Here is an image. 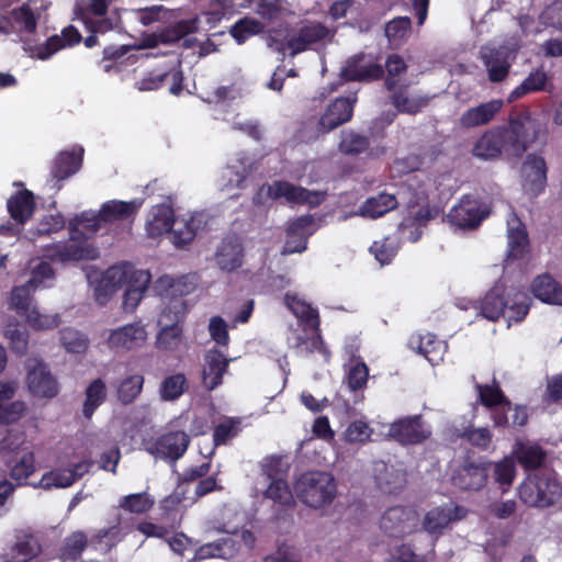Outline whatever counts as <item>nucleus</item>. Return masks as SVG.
Here are the masks:
<instances>
[{
    "label": "nucleus",
    "instance_id": "obj_1",
    "mask_svg": "<svg viewBox=\"0 0 562 562\" xmlns=\"http://www.w3.org/2000/svg\"><path fill=\"white\" fill-rule=\"evenodd\" d=\"M149 282L150 273L147 270L135 269L130 263L115 265L102 274L95 285L94 297L100 305H105L121 286L126 285L123 308L132 312L142 301Z\"/></svg>",
    "mask_w": 562,
    "mask_h": 562
},
{
    "label": "nucleus",
    "instance_id": "obj_2",
    "mask_svg": "<svg viewBox=\"0 0 562 562\" xmlns=\"http://www.w3.org/2000/svg\"><path fill=\"white\" fill-rule=\"evenodd\" d=\"M104 225L100 211L98 213L93 211L83 212L70 222L71 241L49 246L45 256L59 262L95 259L99 256L97 248L86 241H76L75 238L78 236L88 238Z\"/></svg>",
    "mask_w": 562,
    "mask_h": 562
},
{
    "label": "nucleus",
    "instance_id": "obj_3",
    "mask_svg": "<svg viewBox=\"0 0 562 562\" xmlns=\"http://www.w3.org/2000/svg\"><path fill=\"white\" fill-rule=\"evenodd\" d=\"M334 30L328 29L319 22H306L300 27L288 32L282 29L269 31L265 36V42L273 52L283 56L286 52L294 57L317 43H328L334 37Z\"/></svg>",
    "mask_w": 562,
    "mask_h": 562
},
{
    "label": "nucleus",
    "instance_id": "obj_4",
    "mask_svg": "<svg viewBox=\"0 0 562 562\" xmlns=\"http://www.w3.org/2000/svg\"><path fill=\"white\" fill-rule=\"evenodd\" d=\"M294 491L297 498L308 507L322 508L335 498L336 483L328 472L310 471L297 479Z\"/></svg>",
    "mask_w": 562,
    "mask_h": 562
},
{
    "label": "nucleus",
    "instance_id": "obj_5",
    "mask_svg": "<svg viewBox=\"0 0 562 562\" xmlns=\"http://www.w3.org/2000/svg\"><path fill=\"white\" fill-rule=\"evenodd\" d=\"M560 493L557 480L547 471L530 474L519 486V497L522 503L532 507H549Z\"/></svg>",
    "mask_w": 562,
    "mask_h": 562
},
{
    "label": "nucleus",
    "instance_id": "obj_6",
    "mask_svg": "<svg viewBox=\"0 0 562 562\" xmlns=\"http://www.w3.org/2000/svg\"><path fill=\"white\" fill-rule=\"evenodd\" d=\"M54 272L49 263L42 261L32 271L31 278L23 285L14 286L8 301L9 308L24 316L33 308V293L38 288H45L53 279Z\"/></svg>",
    "mask_w": 562,
    "mask_h": 562
},
{
    "label": "nucleus",
    "instance_id": "obj_7",
    "mask_svg": "<svg viewBox=\"0 0 562 562\" xmlns=\"http://www.w3.org/2000/svg\"><path fill=\"white\" fill-rule=\"evenodd\" d=\"M285 199L293 203H308L316 205L322 196L317 192H311L302 187H296L288 181H274L262 184L254 195L256 204H265L268 200Z\"/></svg>",
    "mask_w": 562,
    "mask_h": 562
},
{
    "label": "nucleus",
    "instance_id": "obj_8",
    "mask_svg": "<svg viewBox=\"0 0 562 562\" xmlns=\"http://www.w3.org/2000/svg\"><path fill=\"white\" fill-rule=\"evenodd\" d=\"M542 123L530 114H522L505 128L508 138V154L520 156L539 137Z\"/></svg>",
    "mask_w": 562,
    "mask_h": 562
},
{
    "label": "nucleus",
    "instance_id": "obj_9",
    "mask_svg": "<svg viewBox=\"0 0 562 562\" xmlns=\"http://www.w3.org/2000/svg\"><path fill=\"white\" fill-rule=\"evenodd\" d=\"M148 338L145 325L140 322L130 323L109 329L105 346L114 352H127L142 348Z\"/></svg>",
    "mask_w": 562,
    "mask_h": 562
},
{
    "label": "nucleus",
    "instance_id": "obj_10",
    "mask_svg": "<svg viewBox=\"0 0 562 562\" xmlns=\"http://www.w3.org/2000/svg\"><path fill=\"white\" fill-rule=\"evenodd\" d=\"M26 385L34 396L53 398L57 395L59 387L47 366L37 358L26 360Z\"/></svg>",
    "mask_w": 562,
    "mask_h": 562
},
{
    "label": "nucleus",
    "instance_id": "obj_11",
    "mask_svg": "<svg viewBox=\"0 0 562 562\" xmlns=\"http://www.w3.org/2000/svg\"><path fill=\"white\" fill-rule=\"evenodd\" d=\"M407 206L408 215L401 223L400 231L403 236L409 231L407 238L415 243L422 235V226L437 216L438 210L429 206L428 198L424 193L418 194L416 200H409Z\"/></svg>",
    "mask_w": 562,
    "mask_h": 562
},
{
    "label": "nucleus",
    "instance_id": "obj_12",
    "mask_svg": "<svg viewBox=\"0 0 562 562\" xmlns=\"http://www.w3.org/2000/svg\"><path fill=\"white\" fill-rule=\"evenodd\" d=\"M207 215L200 211H187L172 220V243L179 247L191 243L207 225Z\"/></svg>",
    "mask_w": 562,
    "mask_h": 562
},
{
    "label": "nucleus",
    "instance_id": "obj_13",
    "mask_svg": "<svg viewBox=\"0 0 562 562\" xmlns=\"http://www.w3.org/2000/svg\"><path fill=\"white\" fill-rule=\"evenodd\" d=\"M518 47L519 45L517 42L508 47H482L481 59L486 68L488 79L491 81H502L508 75L510 68V59L513 58Z\"/></svg>",
    "mask_w": 562,
    "mask_h": 562
},
{
    "label": "nucleus",
    "instance_id": "obj_14",
    "mask_svg": "<svg viewBox=\"0 0 562 562\" xmlns=\"http://www.w3.org/2000/svg\"><path fill=\"white\" fill-rule=\"evenodd\" d=\"M190 439L184 431H170L160 436L154 442H145V450L151 456L165 460L176 461L188 449Z\"/></svg>",
    "mask_w": 562,
    "mask_h": 562
},
{
    "label": "nucleus",
    "instance_id": "obj_15",
    "mask_svg": "<svg viewBox=\"0 0 562 562\" xmlns=\"http://www.w3.org/2000/svg\"><path fill=\"white\" fill-rule=\"evenodd\" d=\"M524 190L531 194H540L547 183V165L543 157L530 154L521 166Z\"/></svg>",
    "mask_w": 562,
    "mask_h": 562
},
{
    "label": "nucleus",
    "instance_id": "obj_16",
    "mask_svg": "<svg viewBox=\"0 0 562 562\" xmlns=\"http://www.w3.org/2000/svg\"><path fill=\"white\" fill-rule=\"evenodd\" d=\"M195 29L193 21H179L176 24L165 27L159 33L145 34L134 47L137 49H147L157 47L159 44L169 45L178 42L183 36L192 33Z\"/></svg>",
    "mask_w": 562,
    "mask_h": 562
},
{
    "label": "nucleus",
    "instance_id": "obj_17",
    "mask_svg": "<svg viewBox=\"0 0 562 562\" xmlns=\"http://www.w3.org/2000/svg\"><path fill=\"white\" fill-rule=\"evenodd\" d=\"M381 528L391 536L402 537L411 533L417 526L416 513L411 508H389L381 518Z\"/></svg>",
    "mask_w": 562,
    "mask_h": 562
},
{
    "label": "nucleus",
    "instance_id": "obj_18",
    "mask_svg": "<svg viewBox=\"0 0 562 562\" xmlns=\"http://www.w3.org/2000/svg\"><path fill=\"white\" fill-rule=\"evenodd\" d=\"M355 101L356 99L337 98L328 104L318 120L317 131L325 134L348 122L352 116Z\"/></svg>",
    "mask_w": 562,
    "mask_h": 562
},
{
    "label": "nucleus",
    "instance_id": "obj_19",
    "mask_svg": "<svg viewBox=\"0 0 562 562\" xmlns=\"http://www.w3.org/2000/svg\"><path fill=\"white\" fill-rule=\"evenodd\" d=\"M81 40L80 33L74 26H67L63 30L61 35L50 36L45 45L31 46L27 43L24 44V49L30 54L31 57L38 59H48L52 55L61 48L71 46L79 43Z\"/></svg>",
    "mask_w": 562,
    "mask_h": 562
},
{
    "label": "nucleus",
    "instance_id": "obj_20",
    "mask_svg": "<svg viewBox=\"0 0 562 562\" xmlns=\"http://www.w3.org/2000/svg\"><path fill=\"white\" fill-rule=\"evenodd\" d=\"M389 435L401 443H419L430 435V430L425 427L419 416H414L392 423Z\"/></svg>",
    "mask_w": 562,
    "mask_h": 562
},
{
    "label": "nucleus",
    "instance_id": "obj_21",
    "mask_svg": "<svg viewBox=\"0 0 562 562\" xmlns=\"http://www.w3.org/2000/svg\"><path fill=\"white\" fill-rule=\"evenodd\" d=\"M457 305L461 310L472 307L477 312V315L488 321H496L499 316H504L507 302L503 299L501 288L496 286L492 289L480 303L462 299L458 301Z\"/></svg>",
    "mask_w": 562,
    "mask_h": 562
},
{
    "label": "nucleus",
    "instance_id": "obj_22",
    "mask_svg": "<svg viewBox=\"0 0 562 562\" xmlns=\"http://www.w3.org/2000/svg\"><path fill=\"white\" fill-rule=\"evenodd\" d=\"M288 344L300 356H307L318 351L324 356L325 361L329 359V352L324 347L319 335V327H303L302 330H293L291 336L288 337Z\"/></svg>",
    "mask_w": 562,
    "mask_h": 562
},
{
    "label": "nucleus",
    "instance_id": "obj_23",
    "mask_svg": "<svg viewBox=\"0 0 562 562\" xmlns=\"http://www.w3.org/2000/svg\"><path fill=\"white\" fill-rule=\"evenodd\" d=\"M183 76L180 70V61L176 60L175 65L168 71H153L142 80L137 81V89L140 91H151L160 88L162 85H169V91L172 94H179L182 91Z\"/></svg>",
    "mask_w": 562,
    "mask_h": 562
},
{
    "label": "nucleus",
    "instance_id": "obj_24",
    "mask_svg": "<svg viewBox=\"0 0 562 562\" xmlns=\"http://www.w3.org/2000/svg\"><path fill=\"white\" fill-rule=\"evenodd\" d=\"M485 216L479 201L465 196L450 210L448 221L458 227L474 228Z\"/></svg>",
    "mask_w": 562,
    "mask_h": 562
},
{
    "label": "nucleus",
    "instance_id": "obj_25",
    "mask_svg": "<svg viewBox=\"0 0 562 562\" xmlns=\"http://www.w3.org/2000/svg\"><path fill=\"white\" fill-rule=\"evenodd\" d=\"M463 516V509L453 504H447L427 512L422 526L426 532L439 536L452 521L459 520Z\"/></svg>",
    "mask_w": 562,
    "mask_h": 562
},
{
    "label": "nucleus",
    "instance_id": "obj_26",
    "mask_svg": "<svg viewBox=\"0 0 562 562\" xmlns=\"http://www.w3.org/2000/svg\"><path fill=\"white\" fill-rule=\"evenodd\" d=\"M382 74V67L364 54L350 58L341 69V76L346 80H372L380 78Z\"/></svg>",
    "mask_w": 562,
    "mask_h": 562
},
{
    "label": "nucleus",
    "instance_id": "obj_27",
    "mask_svg": "<svg viewBox=\"0 0 562 562\" xmlns=\"http://www.w3.org/2000/svg\"><path fill=\"white\" fill-rule=\"evenodd\" d=\"M479 396L481 402L493 408V419L496 426H504L508 424V417L506 415L509 412L510 404L504 396L497 384L493 385H479Z\"/></svg>",
    "mask_w": 562,
    "mask_h": 562
},
{
    "label": "nucleus",
    "instance_id": "obj_28",
    "mask_svg": "<svg viewBox=\"0 0 562 562\" xmlns=\"http://www.w3.org/2000/svg\"><path fill=\"white\" fill-rule=\"evenodd\" d=\"M254 164L247 156H241L231 160V162L222 170L218 181L222 191L229 192L233 189H238L241 183L252 171Z\"/></svg>",
    "mask_w": 562,
    "mask_h": 562
},
{
    "label": "nucleus",
    "instance_id": "obj_29",
    "mask_svg": "<svg viewBox=\"0 0 562 562\" xmlns=\"http://www.w3.org/2000/svg\"><path fill=\"white\" fill-rule=\"evenodd\" d=\"M508 138L505 130H493L484 133L475 143L472 153L480 159L496 158L502 150L508 153Z\"/></svg>",
    "mask_w": 562,
    "mask_h": 562
},
{
    "label": "nucleus",
    "instance_id": "obj_30",
    "mask_svg": "<svg viewBox=\"0 0 562 562\" xmlns=\"http://www.w3.org/2000/svg\"><path fill=\"white\" fill-rule=\"evenodd\" d=\"M503 104L502 100L495 99L472 106L460 116V125L465 128L486 125L501 112Z\"/></svg>",
    "mask_w": 562,
    "mask_h": 562
},
{
    "label": "nucleus",
    "instance_id": "obj_31",
    "mask_svg": "<svg viewBox=\"0 0 562 562\" xmlns=\"http://www.w3.org/2000/svg\"><path fill=\"white\" fill-rule=\"evenodd\" d=\"M229 359L221 351L211 349L205 356V363L202 372L204 386L212 391L222 383V378L226 373Z\"/></svg>",
    "mask_w": 562,
    "mask_h": 562
},
{
    "label": "nucleus",
    "instance_id": "obj_32",
    "mask_svg": "<svg viewBox=\"0 0 562 562\" xmlns=\"http://www.w3.org/2000/svg\"><path fill=\"white\" fill-rule=\"evenodd\" d=\"M311 225L312 218L308 216H302L289 225L283 255L303 252L306 249L307 237L312 234Z\"/></svg>",
    "mask_w": 562,
    "mask_h": 562
},
{
    "label": "nucleus",
    "instance_id": "obj_33",
    "mask_svg": "<svg viewBox=\"0 0 562 562\" xmlns=\"http://www.w3.org/2000/svg\"><path fill=\"white\" fill-rule=\"evenodd\" d=\"M409 346L413 350L424 355L432 366L438 364L442 360L447 350L446 342L429 333L412 336Z\"/></svg>",
    "mask_w": 562,
    "mask_h": 562
},
{
    "label": "nucleus",
    "instance_id": "obj_34",
    "mask_svg": "<svg viewBox=\"0 0 562 562\" xmlns=\"http://www.w3.org/2000/svg\"><path fill=\"white\" fill-rule=\"evenodd\" d=\"M243 246L236 238H226L218 246L215 261L218 268L225 272H232L243 265Z\"/></svg>",
    "mask_w": 562,
    "mask_h": 562
},
{
    "label": "nucleus",
    "instance_id": "obj_35",
    "mask_svg": "<svg viewBox=\"0 0 562 562\" xmlns=\"http://www.w3.org/2000/svg\"><path fill=\"white\" fill-rule=\"evenodd\" d=\"M142 200L120 201L111 200L101 205V220L104 224L125 221L133 217L142 206Z\"/></svg>",
    "mask_w": 562,
    "mask_h": 562
},
{
    "label": "nucleus",
    "instance_id": "obj_36",
    "mask_svg": "<svg viewBox=\"0 0 562 562\" xmlns=\"http://www.w3.org/2000/svg\"><path fill=\"white\" fill-rule=\"evenodd\" d=\"M38 13L31 2L24 3L19 9L11 11L8 22L11 31L18 33L24 41L25 35L34 33L37 24Z\"/></svg>",
    "mask_w": 562,
    "mask_h": 562
},
{
    "label": "nucleus",
    "instance_id": "obj_37",
    "mask_svg": "<svg viewBox=\"0 0 562 562\" xmlns=\"http://www.w3.org/2000/svg\"><path fill=\"white\" fill-rule=\"evenodd\" d=\"M487 477V471L482 465L464 464L452 476L453 484L461 490H479Z\"/></svg>",
    "mask_w": 562,
    "mask_h": 562
},
{
    "label": "nucleus",
    "instance_id": "obj_38",
    "mask_svg": "<svg viewBox=\"0 0 562 562\" xmlns=\"http://www.w3.org/2000/svg\"><path fill=\"white\" fill-rule=\"evenodd\" d=\"M508 256L519 258L528 246V237L522 222L515 213L507 218Z\"/></svg>",
    "mask_w": 562,
    "mask_h": 562
},
{
    "label": "nucleus",
    "instance_id": "obj_39",
    "mask_svg": "<svg viewBox=\"0 0 562 562\" xmlns=\"http://www.w3.org/2000/svg\"><path fill=\"white\" fill-rule=\"evenodd\" d=\"M513 454L527 470L541 467L546 460L544 450L538 443L531 441L516 440Z\"/></svg>",
    "mask_w": 562,
    "mask_h": 562
},
{
    "label": "nucleus",
    "instance_id": "obj_40",
    "mask_svg": "<svg viewBox=\"0 0 562 562\" xmlns=\"http://www.w3.org/2000/svg\"><path fill=\"white\" fill-rule=\"evenodd\" d=\"M82 154V147H74L71 151H61L54 160L53 177L63 180L76 173L81 166Z\"/></svg>",
    "mask_w": 562,
    "mask_h": 562
},
{
    "label": "nucleus",
    "instance_id": "obj_41",
    "mask_svg": "<svg viewBox=\"0 0 562 562\" xmlns=\"http://www.w3.org/2000/svg\"><path fill=\"white\" fill-rule=\"evenodd\" d=\"M42 552L40 540L34 535L24 533L16 538L8 562H27Z\"/></svg>",
    "mask_w": 562,
    "mask_h": 562
},
{
    "label": "nucleus",
    "instance_id": "obj_42",
    "mask_svg": "<svg viewBox=\"0 0 562 562\" xmlns=\"http://www.w3.org/2000/svg\"><path fill=\"white\" fill-rule=\"evenodd\" d=\"M173 217V212L168 205H157L153 207L146 224L148 236L158 237L169 232L172 234Z\"/></svg>",
    "mask_w": 562,
    "mask_h": 562
},
{
    "label": "nucleus",
    "instance_id": "obj_43",
    "mask_svg": "<svg viewBox=\"0 0 562 562\" xmlns=\"http://www.w3.org/2000/svg\"><path fill=\"white\" fill-rule=\"evenodd\" d=\"M284 303L303 324V327H319L318 312L307 302L295 294L286 293L284 296Z\"/></svg>",
    "mask_w": 562,
    "mask_h": 562
},
{
    "label": "nucleus",
    "instance_id": "obj_44",
    "mask_svg": "<svg viewBox=\"0 0 562 562\" xmlns=\"http://www.w3.org/2000/svg\"><path fill=\"white\" fill-rule=\"evenodd\" d=\"M532 291L542 302L562 305V286L548 274L540 276L533 281Z\"/></svg>",
    "mask_w": 562,
    "mask_h": 562
},
{
    "label": "nucleus",
    "instance_id": "obj_45",
    "mask_svg": "<svg viewBox=\"0 0 562 562\" xmlns=\"http://www.w3.org/2000/svg\"><path fill=\"white\" fill-rule=\"evenodd\" d=\"M397 206V199L390 193H381L368 199L359 209L358 215L369 218L383 216Z\"/></svg>",
    "mask_w": 562,
    "mask_h": 562
},
{
    "label": "nucleus",
    "instance_id": "obj_46",
    "mask_svg": "<svg viewBox=\"0 0 562 562\" xmlns=\"http://www.w3.org/2000/svg\"><path fill=\"white\" fill-rule=\"evenodd\" d=\"M8 211L16 223L24 224L34 212L32 193L24 191L9 199Z\"/></svg>",
    "mask_w": 562,
    "mask_h": 562
},
{
    "label": "nucleus",
    "instance_id": "obj_47",
    "mask_svg": "<svg viewBox=\"0 0 562 562\" xmlns=\"http://www.w3.org/2000/svg\"><path fill=\"white\" fill-rule=\"evenodd\" d=\"M188 390V381L183 373H176L162 380L159 386V397L165 402L178 400Z\"/></svg>",
    "mask_w": 562,
    "mask_h": 562
},
{
    "label": "nucleus",
    "instance_id": "obj_48",
    "mask_svg": "<svg viewBox=\"0 0 562 562\" xmlns=\"http://www.w3.org/2000/svg\"><path fill=\"white\" fill-rule=\"evenodd\" d=\"M106 386L103 380H93L86 390V400L83 403V415L90 418L95 409L105 401Z\"/></svg>",
    "mask_w": 562,
    "mask_h": 562
},
{
    "label": "nucleus",
    "instance_id": "obj_49",
    "mask_svg": "<svg viewBox=\"0 0 562 562\" xmlns=\"http://www.w3.org/2000/svg\"><path fill=\"white\" fill-rule=\"evenodd\" d=\"M155 504V499L146 492L128 494L120 498L119 507L132 514H145Z\"/></svg>",
    "mask_w": 562,
    "mask_h": 562
},
{
    "label": "nucleus",
    "instance_id": "obj_50",
    "mask_svg": "<svg viewBox=\"0 0 562 562\" xmlns=\"http://www.w3.org/2000/svg\"><path fill=\"white\" fill-rule=\"evenodd\" d=\"M392 104L402 113L415 114L422 108L426 106L428 99L422 95H408L407 89L394 91L392 97Z\"/></svg>",
    "mask_w": 562,
    "mask_h": 562
},
{
    "label": "nucleus",
    "instance_id": "obj_51",
    "mask_svg": "<svg viewBox=\"0 0 562 562\" xmlns=\"http://www.w3.org/2000/svg\"><path fill=\"white\" fill-rule=\"evenodd\" d=\"M412 21L407 16H398L385 26V35L394 47L401 46L411 35Z\"/></svg>",
    "mask_w": 562,
    "mask_h": 562
},
{
    "label": "nucleus",
    "instance_id": "obj_52",
    "mask_svg": "<svg viewBox=\"0 0 562 562\" xmlns=\"http://www.w3.org/2000/svg\"><path fill=\"white\" fill-rule=\"evenodd\" d=\"M74 484V476L67 469H53L44 473L40 482L34 485L43 490L67 488Z\"/></svg>",
    "mask_w": 562,
    "mask_h": 562
},
{
    "label": "nucleus",
    "instance_id": "obj_53",
    "mask_svg": "<svg viewBox=\"0 0 562 562\" xmlns=\"http://www.w3.org/2000/svg\"><path fill=\"white\" fill-rule=\"evenodd\" d=\"M183 313L184 301L181 297H173L169 300L159 314V327L179 326V322Z\"/></svg>",
    "mask_w": 562,
    "mask_h": 562
},
{
    "label": "nucleus",
    "instance_id": "obj_54",
    "mask_svg": "<svg viewBox=\"0 0 562 562\" xmlns=\"http://www.w3.org/2000/svg\"><path fill=\"white\" fill-rule=\"evenodd\" d=\"M263 30V24L254 18H243L232 27L231 34L238 44H243L250 36L259 34Z\"/></svg>",
    "mask_w": 562,
    "mask_h": 562
},
{
    "label": "nucleus",
    "instance_id": "obj_55",
    "mask_svg": "<svg viewBox=\"0 0 562 562\" xmlns=\"http://www.w3.org/2000/svg\"><path fill=\"white\" fill-rule=\"evenodd\" d=\"M547 82V75L541 70H536L517 87L509 94V101H515L525 94L533 91L541 90Z\"/></svg>",
    "mask_w": 562,
    "mask_h": 562
},
{
    "label": "nucleus",
    "instance_id": "obj_56",
    "mask_svg": "<svg viewBox=\"0 0 562 562\" xmlns=\"http://www.w3.org/2000/svg\"><path fill=\"white\" fill-rule=\"evenodd\" d=\"M144 378L140 374H134L125 378L117 387V397L121 403H132L142 392Z\"/></svg>",
    "mask_w": 562,
    "mask_h": 562
},
{
    "label": "nucleus",
    "instance_id": "obj_57",
    "mask_svg": "<svg viewBox=\"0 0 562 562\" xmlns=\"http://www.w3.org/2000/svg\"><path fill=\"white\" fill-rule=\"evenodd\" d=\"M61 345L68 352L82 353L88 349V337L72 328H65L60 331Z\"/></svg>",
    "mask_w": 562,
    "mask_h": 562
},
{
    "label": "nucleus",
    "instance_id": "obj_58",
    "mask_svg": "<svg viewBox=\"0 0 562 562\" xmlns=\"http://www.w3.org/2000/svg\"><path fill=\"white\" fill-rule=\"evenodd\" d=\"M87 536L82 531H75L69 535L61 548V558L64 560H76L87 547Z\"/></svg>",
    "mask_w": 562,
    "mask_h": 562
},
{
    "label": "nucleus",
    "instance_id": "obj_59",
    "mask_svg": "<svg viewBox=\"0 0 562 562\" xmlns=\"http://www.w3.org/2000/svg\"><path fill=\"white\" fill-rule=\"evenodd\" d=\"M369 147V139L356 132L348 131L342 133L339 143V150L345 155H358Z\"/></svg>",
    "mask_w": 562,
    "mask_h": 562
},
{
    "label": "nucleus",
    "instance_id": "obj_60",
    "mask_svg": "<svg viewBox=\"0 0 562 562\" xmlns=\"http://www.w3.org/2000/svg\"><path fill=\"white\" fill-rule=\"evenodd\" d=\"M381 470L383 473H379L376 480L382 488L393 492L405 483V474L402 470H397L393 465L387 467L386 464H381Z\"/></svg>",
    "mask_w": 562,
    "mask_h": 562
},
{
    "label": "nucleus",
    "instance_id": "obj_61",
    "mask_svg": "<svg viewBox=\"0 0 562 562\" xmlns=\"http://www.w3.org/2000/svg\"><path fill=\"white\" fill-rule=\"evenodd\" d=\"M35 471V458L32 451H24L21 457L15 460L10 469L11 477L15 481H24Z\"/></svg>",
    "mask_w": 562,
    "mask_h": 562
},
{
    "label": "nucleus",
    "instance_id": "obj_62",
    "mask_svg": "<svg viewBox=\"0 0 562 562\" xmlns=\"http://www.w3.org/2000/svg\"><path fill=\"white\" fill-rule=\"evenodd\" d=\"M373 434V429L369 426V424L362 419L351 422L345 432L344 437L349 443H360L363 445L371 439Z\"/></svg>",
    "mask_w": 562,
    "mask_h": 562
},
{
    "label": "nucleus",
    "instance_id": "obj_63",
    "mask_svg": "<svg viewBox=\"0 0 562 562\" xmlns=\"http://www.w3.org/2000/svg\"><path fill=\"white\" fill-rule=\"evenodd\" d=\"M261 471L267 479H285L289 472V464L282 457L270 456L260 462Z\"/></svg>",
    "mask_w": 562,
    "mask_h": 562
},
{
    "label": "nucleus",
    "instance_id": "obj_64",
    "mask_svg": "<svg viewBox=\"0 0 562 562\" xmlns=\"http://www.w3.org/2000/svg\"><path fill=\"white\" fill-rule=\"evenodd\" d=\"M4 338L9 341L13 352L23 355L29 346V334L19 328L18 324L8 325L3 331Z\"/></svg>",
    "mask_w": 562,
    "mask_h": 562
}]
</instances>
